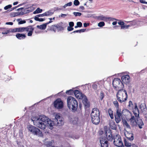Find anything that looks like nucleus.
Here are the masks:
<instances>
[{
	"label": "nucleus",
	"mask_w": 147,
	"mask_h": 147,
	"mask_svg": "<svg viewBox=\"0 0 147 147\" xmlns=\"http://www.w3.org/2000/svg\"><path fill=\"white\" fill-rule=\"evenodd\" d=\"M33 121L34 125L43 129L46 128V126H49V128L52 129L54 125L61 126L64 123L63 118L59 114L55 115V118L53 121L44 115L41 116L36 120Z\"/></svg>",
	"instance_id": "1"
},
{
	"label": "nucleus",
	"mask_w": 147,
	"mask_h": 147,
	"mask_svg": "<svg viewBox=\"0 0 147 147\" xmlns=\"http://www.w3.org/2000/svg\"><path fill=\"white\" fill-rule=\"evenodd\" d=\"M116 97L117 100L120 103L125 102L128 98L126 91L123 89L119 90L116 94Z\"/></svg>",
	"instance_id": "2"
},
{
	"label": "nucleus",
	"mask_w": 147,
	"mask_h": 147,
	"mask_svg": "<svg viewBox=\"0 0 147 147\" xmlns=\"http://www.w3.org/2000/svg\"><path fill=\"white\" fill-rule=\"evenodd\" d=\"M100 113L99 110L97 108L93 109L91 113L92 123L95 125L98 124L100 121Z\"/></svg>",
	"instance_id": "3"
},
{
	"label": "nucleus",
	"mask_w": 147,
	"mask_h": 147,
	"mask_svg": "<svg viewBox=\"0 0 147 147\" xmlns=\"http://www.w3.org/2000/svg\"><path fill=\"white\" fill-rule=\"evenodd\" d=\"M67 23L61 22L56 24L52 25L49 26L48 30L53 31L55 32H56V30L58 32L63 31L67 27Z\"/></svg>",
	"instance_id": "4"
},
{
	"label": "nucleus",
	"mask_w": 147,
	"mask_h": 147,
	"mask_svg": "<svg viewBox=\"0 0 147 147\" xmlns=\"http://www.w3.org/2000/svg\"><path fill=\"white\" fill-rule=\"evenodd\" d=\"M67 106L69 108L71 109L72 111H76L78 107V103L74 98L70 96L67 99Z\"/></svg>",
	"instance_id": "5"
},
{
	"label": "nucleus",
	"mask_w": 147,
	"mask_h": 147,
	"mask_svg": "<svg viewBox=\"0 0 147 147\" xmlns=\"http://www.w3.org/2000/svg\"><path fill=\"white\" fill-rule=\"evenodd\" d=\"M28 129L29 131L33 134L38 135L42 137L43 134L42 132L37 128L32 125H29L28 126Z\"/></svg>",
	"instance_id": "6"
},
{
	"label": "nucleus",
	"mask_w": 147,
	"mask_h": 147,
	"mask_svg": "<svg viewBox=\"0 0 147 147\" xmlns=\"http://www.w3.org/2000/svg\"><path fill=\"white\" fill-rule=\"evenodd\" d=\"M34 30L33 26H29L26 27H20V32H23L24 31L28 32V36H32Z\"/></svg>",
	"instance_id": "7"
},
{
	"label": "nucleus",
	"mask_w": 147,
	"mask_h": 147,
	"mask_svg": "<svg viewBox=\"0 0 147 147\" xmlns=\"http://www.w3.org/2000/svg\"><path fill=\"white\" fill-rule=\"evenodd\" d=\"M112 84L115 89H118L122 88L123 87V86L122 82L120 79L119 78H115L113 80Z\"/></svg>",
	"instance_id": "8"
},
{
	"label": "nucleus",
	"mask_w": 147,
	"mask_h": 147,
	"mask_svg": "<svg viewBox=\"0 0 147 147\" xmlns=\"http://www.w3.org/2000/svg\"><path fill=\"white\" fill-rule=\"evenodd\" d=\"M113 143L114 145L118 147H124L121 140V136L117 135L114 138Z\"/></svg>",
	"instance_id": "9"
},
{
	"label": "nucleus",
	"mask_w": 147,
	"mask_h": 147,
	"mask_svg": "<svg viewBox=\"0 0 147 147\" xmlns=\"http://www.w3.org/2000/svg\"><path fill=\"white\" fill-rule=\"evenodd\" d=\"M115 120L117 123H118L121 121L122 116V111L120 109H116V113L115 114Z\"/></svg>",
	"instance_id": "10"
},
{
	"label": "nucleus",
	"mask_w": 147,
	"mask_h": 147,
	"mask_svg": "<svg viewBox=\"0 0 147 147\" xmlns=\"http://www.w3.org/2000/svg\"><path fill=\"white\" fill-rule=\"evenodd\" d=\"M54 107L58 109H62L63 106V103L61 98L57 99L54 102Z\"/></svg>",
	"instance_id": "11"
},
{
	"label": "nucleus",
	"mask_w": 147,
	"mask_h": 147,
	"mask_svg": "<svg viewBox=\"0 0 147 147\" xmlns=\"http://www.w3.org/2000/svg\"><path fill=\"white\" fill-rule=\"evenodd\" d=\"M2 29L5 30L2 32V34H7L10 32H20V27L13 29H6L5 28H3Z\"/></svg>",
	"instance_id": "12"
},
{
	"label": "nucleus",
	"mask_w": 147,
	"mask_h": 147,
	"mask_svg": "<svg viewBox=\"0 0 147 147\" xmlns=\"http://www.w3.org/2000/svg\"><path fill=\"white\" fill-rule=\"evenodd\" d=\"M133 113L136 119H138L139 117V111L137 105L136 103H135L134 108L133 110Z\"/></svg>",
	"instance_id": "13"
},
{
	"label": "nucleus",
	"mask_w": 147,
	"mask_h": 147,
	"mask_svg": "<svg viewBox=\"0 0 147 147\" xmlns=\"http://www.w3.org/2000/svg\"><path fill=\"white\" fill-rule=\"evenodd\" d=\"M122 82L126 84H128L130 80L129 76L128 75L123 76L121 77Z\"/></svg>",
	"instance_id": "14"
},
{
	"label": "nucleus",
	"mask_w": 147,
	"mask_h": 147,
	"mask_svg": "<svg viewBox=\"0 0 147 147\" xmlns=\"http://www.w3.org/2000/svg\"><path fill=\"white\" fill-rule=\"evenodd\" d=\"M74 94L76 97L78 98L82 99L83 98V95L78 90H75L74 92Z\"/></svg>",
	"instance_id": "15"
},
{
	"label": "nucleus",
	"mask_w": 147,
	"mask_h": 147,
	"mask_svg": "<svg viewBox=\"0 0 147 147\" xmlns=\"http://www.w3.org/2000/svg\"><path fill=\"white\" fill-rule=\"evenodd\" d=\"M129 120L130 121V124L132 127H134L137 126V121H136L135 117L134 116H131Z\"/></svg>",
	"instance_id": "16"
},
{
	"label": "nucleus",
	"mask_w": 147,
	"mask_h": 147,
	"mask_svg": "<svg viewBox=\"0 0 147 147\" xmlns=\"http://www.w3.org/2000/svg\"><path fill=\"white\" fill-rule=\"evenodd\" d=\"M100 143L101 147H108V142L102 138L100 140Z\"/></svg>",
	"instance_id": "17"
},
{
	"label": "nucleus",
	"mask_w": 147,
	"mask_h": 147,
	"mask_svg": "<svg viewBox=\"0 0 147 147\" xmlns=\"http://www.w3.org/2000/svg\"><path fill=\"white\" fill-rule=\"evenodd\" d=\"M52 22V21H50L48 22H47L45 24L41 25H37V27L38 28L40 29L44 30L46 28L47 25L49 24Z\"/></svg>",
	"instance_id": "18"
},
{
	"label": "nucleus",
	"mask_w": 147,
	"mask_h": 147,
	"mask_svg": "<svg viewBox=\"0 0 147 147\" xmlns=\"http://www.w3.org/2000/svg\"><path fill=\"white\" fill-rule=\"evenodd\" d=\"M125 136L127 138L126 140H128L130 141H132L134 139V135L132 133H127L125 134Z\"/></svg>",
	"instance_id": "19"
},
{
	"label": "nucleus",
	"mask_w": 147,
	"mask_h": 147,
	"mask_svg": "<svg viewBox=\"0 0 147 147\" xmlns=\"http://www.w3.org/2000/svg\"><path fill=\"white\" fill-rule=\"evenodd\" d=\"M139 117H139L138 119H136H136L137 120V125H138L139 128L142 129V126L144 125V123L141 119H138Z\"/></svg>",
	"instance_id": "20"
},
{
	"label": "nucleus",
	"mask_w": 147,
	"mask_h": 147,
	"mask_svg": "<svg viewBox=\"0 0 147 147\" xmlns=\"http://www.w3.org/2000/svg\"><path fill=\"white\" fill-rule=\"evenodd\" d=\"M83 102L86 107L88 108L90 107V102H88L87 98L86 96L83 98Z\"/></svg>",
	"instance_id": "21"
},
{
	"label": "nucleus",
	"mask_w": 147,
	"mask_h": 147,
	"mask_svg": "<svg viewBox=\"0 0 147 147\" xmlns=\"http://www.w3.org/2000/svg\"><path fill=\"white\" fill-rule=\"evenodd\" d=\"M16 36L17 38L20 40L24 39L26 37L25 34L20 33H17L16 35Z\"/></svg>",
	"instance_id": "22"
},
{
	"label": "nucleus",
	"mask_w": 147,
	"mask_h": 147,
	"mask_svg": "<svg viewBox=\"0 0 147 147\" xmlns=\"http://www.w3.org/2000/svg\"><path fill=\"white\" fill-rule=\"evenodd\" d=\"M109 125L110 127L113 129L115 130L117 129V126L115 125V122L113 121H110L109 122Z\"/></svg>",
	"instance_id": "23"
},
{
	"label": "nucleus",
	"mask_w": 147,
	"mask_h": 147,
	"mask_svg": "<svg viewBox=\"0 0 147 147\" xmlns=\"http://www.w3.org/2000/svg\"><path fill=\"white\" fill-rule=\"evenodd\" d=\"M129 140L126 139H124V143L125 146L127 147H130L132 146V144Z\"/></svg>",
	"instance_id": "24"
},
{
	"label": "nucleus",
	"mask_w": 147,
	"mask_h": 147,
	"mask_svg": "<svg viewBox=\"0 0 147 147\" xmlns=\"http://www.w3.org/2000/svg\"><path fill=\"white\" fill-rule=\"evenodd\" d=\"M122 116H126L127 115V114L130 113L129 111L127 109H123L122 111Z\"/></svg>",
	"instance_id": "25"
},
{
	"label": "nucleus",
	"mask_w": 147,
	"mask_h": 147,
	"mask_svg": "<svg viewBox=\"0 0 147 147\" xmlns=\"http://www.w3.org/2000/svg\"><path fill=\"white\" fill-rule=\"evenodd\" d=\"M122 122L123 126L124 127H126L128 128H130V126L128 124L125 119H123L122 120Z\"/></svg>",
	"instance_id": "26"
},
{
	"label": "nucleus",
	"mask_w": 147,
	"mask_h": 147,
	"mask_svg": "<svg viewBox=\"0 0 147 147\" xmlns=\"http://www.w3.org/2000/svg\"><path fill=\"white\" fill-rule=\"evenodd\" d=\"M106 134L107 133H106ZM108 134H106V136L107 137V139L110 142H112L113 140H114V138H113L112 135L111 133H109V134L107 136Z\"/></svg>",
	"instance_id": "27"
},
{
	"label": "nucleus",
	"mask_w": 147,
	"mask_h": 147,
	"mask_svg": "<svg viewBox=\"0 0 147 147\" xmlns=\"http://www.w3.org/2000/svg\"><path fill=\"white\" fill-rule=\"evenodd\" d=\"M108 112L111 119H113L114 118L113 112L111 108L108 109Z\"/></svg>",
	"instance_id": "28"
},
{
	"label": "nucleus",
	"mask_w": 147,
	"mask_h": 147,
	"mask_svg": "<svg viewBox=\"0 0 147 147\" xmlns=\"http://www.w3.org/2000/svg\"><path fill=\"white\" fill-rule=\"evenodd\" d=\"M32 8L31 7H28L26 9H25L24 10L25 13H29L30 12H32L33 10L32 9Z\"/></svg>",
	"instance_id": "29"
},
{
	"label": "nucleus",
	"mask_w": 147,
	"mask_h": 147,
	"mask_svg": "<svg viewBox=\"0 0 147 147\" xmlns=\"http://www.w3.org/2000/svg\"><path fill=\"white\" fill-rule=\"evenodd\" d=\"M139 108L140 109H141L142 111L144 110L146 108L145 104L144 103L141 104L139 106Z\"/></svg>",
	"instance_id": "30"
},
{
	"label": "nucleus",
	"mask_w": 147,
	"mask_h": 147,
	"mask_svg": "<svg viewBox=\"0 0 147 147\" xmlns=\"http://www.w3.org/2000/svg\"><path fill=\"white\" fill-rule=\"evenodd\" d=\"M39 17H35L34 19L36 21L39 22H43L45 20V18H39Z\"/></svg>",
	"instance_id": "31"
},
{
	"label": "nucleus",
	"mask_w": 147,
	"mask_h": 147,
	"mask_svg": "<svg viewBox=\"0 0 147 147\" xmlns=\"http://www.w3.org/2000/svg\"><path fill=\"white\" fill-rule=\"evenodd\" d=\"M113 104L115 107H116V109H119V104L117 100H115L113 102Z\"/></svg>",
	"instance_id": "32"
},
{
	"label": "nucleus",
	"mask_w": 147,
	"mask_h": 147,
	"mask_svg": "<svg viewBox=\"0 0 147 147\" xmlns=\"http://www.w3.org/2000/svg\"><path fill=\"white\" fill-rule=\"evenodd\" d=\"M96 18L97 19L100 20H103L105 19V17L102 15L98 16Z\"/></svg>",
	"instance_id": "33"
},
{
	"label": "nucleus",
	"mask_w": 147,
	"mask_h": 147,
	"mask_svg": "<svg viewBox=\"0 0 147 147\" xmlns=\"http://www.w3.org/2000/svg\"><path fill=\"white\" fill-rule=\"evenodd\" d=\"M45 13L46 16H51L52 15L53 13L51 12V11H49Z\"/></svg>",
	"instance_id": "34"
},
{
	"label": "nucleus",
	"mask_w": 147,
	"mask_h": 147,
	"mask_svg": "<svg viewBox=\"0 0 147 147\" xmlns=\"http://www.w3.org/2000/svg\"><path fill=\"white\" fill-rule=\"evenodd\" d=\"M74 91L72 90H67L66 92V93L69 95H71L74 93Z\"/></svg>",
	"instance_id": "35"
},
{
	"label": "nucleus",
	"mask_w": 147,
	"mask_h": 147,
	"mask_svg": "<svg viewBox=\"0 0 147 147\" xmlns=\"http://www.w3.org/2000/svg\"><path fill=\"white\" fill-rule=\"evenodd\" d=\"M105 25V23L103 22H100L98 24V26L100 27L103 26Z\"/></svg>",
	"instance_id": "36"
},
{
	"label": "nucleus",
	"mask_w": 147,
	"mask_h": 147,
	"mask_svg": "<svg viewBox=\"0 0 147 147\" xmlns=\"http://www.w3.org/2000/svg\"><path fill=\"white\" fill-rule=\"evenodd\" d=\"M119 22H118V24L121 26H124L125 23L124 21H121V20H119Z\"/></svg>",
	"instance_id": "37"
},
{
	"label": "nucleus",
	"mask_w": 147,
	"mask_h": 147,
	"mask_svg": "<svg viewBox=\"0 0 147 147\" xmlns=\"http://www.w3.org/2000/svg\"><path fill=\"white\" fill-rule=\"evenodd\" d=\"M72 5V3L71 2H70L68 3L65 4L63 6V7L64 8H65L67 6H71Z\"/></svg>",
	"instance_id": "38"
},
{
	"label": "nucleus",
	"mask_w": 147,
	"mask_h": 147,
	"mask_svg": "<svg viewBox=\"0 0 147 147\" xmlns=\"http://www.w3.org/2000/svg\"><path fill=\"white\" fill-rule=\"evenodd\" d=\"M104 96V94L102 91H101L100 94V98L101 100H102Z\"/></svg>",
	"instance_id": "39"
},
{
	"label": "nucleus",
	"mask_w": 147,
	"mask_h": 147,
	"mask_svg": "<svg viewBox=\"0 0 147 147\" xmlns=\"http://www.w3.org/2000/svg\"><path fill=\"white\" fill-rule=\"evenodd\" d=\"M130 26V25H124V26H121V29H128L129 28Z\"/></svg>",
	"instance_id": "40"
},
{
	"label": "nucleus",
	"mask_w": 147,
	"mask_h": 147,
	"mask_svg": "<svg viewBox=\"0 0 147 147\" xmlns=\"http://www.w3.org/2000/svg\"><path fill=\"white\" fill-rule=\"evenodd\" d=\"M73 13L76 16H80L82 15V13L78 12H74Z\"/></svg>",
	"instance_id": "41"
},
{
	"label": "nucleus",
	"mask_w": 147,
	"mask_h": 147,
	"mask_svg": "<svg viewBox=\"0 0 147 147\" xmlns=\"http://www.w3.org/2000/svg\"><path fill=\"white\" fill-rule=\"evenodd\" d=\"M130 24L131 25L134 26L135 25L137 24L136 21V20H133L131 21Z\"/></svg>",
	"instance_id": "42"
},
{
	"label": "nucleus",
	"mask_w": 147,
	"mask_h": 147,
	"mask_svg": "<svg viewBox=\"0 0 147 147\" xmlns=\"http://www.w3.org/2000/svg\"><path fill=\"white\" fill-rule=\"evenodd\" d=\"M133 104L132 101L131 100H130L129 102V105H128V107L130 108H131L133 107Z\"/></svg>",
	"instance_id": "43"
},
{
	"label": "nucleus",
	"mask_w": 147,
	"mask_h": 147,
	"mask_svg": "<svg viewBox=\"0 0 147 147\" xmlns=\"http://www.w3.org/2000/svg\"><path fill=\"white\" fill-rule=\"evenodd\" d=\"M74 4L76 6H78L80 4V2L78 0H75L74 1Z\"/></svg>",
	"instance_id": "44"
},
{
	"label": "nucleus",
	"mask_w": 147,
	"mask_h": 147,
	"mask_svg": "<svg viewBox=\"0 0 147 147\" xmlns=\"http://www.w3.org/2000/svg\"><path fill=\"white\" fill-rule=\"evenodd\" d=\"M12 7V5H7L5 6L4 7V9L6 10L10 8H11Z\"/></svg>",
	"instance_id": "45"
},
{
	"label": "nucleus",
	"mask_w": 147,
	"mask_h": 147,
	"mask_svg": "<svg viewBox=\"0 0 147 147\" xmlns=\"http://www.w3.org/2000/svg\"><path fill=\"white\" fill-rule=\"evenodd\" d=\"M44 16H46V15L45 13H43L42 14H40L38 15H36L35 17H43Z\"/></svg>",
	"instance_id": "46"
},
{
	"label": "nucleus",
	"mask_w": 147,
	"mask_h": 147,
	"mask_svg": "<svg viewBox=\"0 0 147 147\" xmlns=\"http://www.w3.org/2000/svg\"><path fill=\"white\" fill-rule=\"evenodd\" d=\"M42 9H40L39 8H38L36 10L38 13H40L42 12Z\"/></svg>",
	"instance_id": "47"
},
{
	"label": "nucleus",
	"mask_w": 147,
	"mask_h": 147,
	"mask_svg": "<svg viewBox=\"0 0 147 147\" xmlns=\"http://www.w3.org/2000/svg\"><path fill=\"white\" fill-rule=\"evenodd\" d=\"M77 25L78 27H81L82 26V23L81 22H78L77 23Z\"/></svg>",
	"instance_id": "48"
},
{
	"label": "nucleus",
	"mask_w": 147,
	"mask_h": 147,
	"mask_svg": "<svg viewBox=\"0 0 147 147\" xmlns=\"http://www.w3.org/2000/svg\"><path fill=\"white\" fill-rule=\"evenodd\" d=\"M73 27L71 26H68L67 28V30L69 31H71L73 30L74 28L72 27Z\"/></svg>",
	"instance_id": "49"
},
{
	"label": "nucleus",
	"mask_w": 147,
	"mask_h": 147,
	"mask_svg": "<svg viewBox=\"0 0 147 147\" xmlns=\"http://www.w3.org/2000/svg\"><path fill=\"white\" fill-rule=\"evenodd\" d=\"M69 26L73 27L74 26V23L73 22H71L69 23Z\"/></svg>",
	"instance_id": "50"
},
{
	"label": "nucleus",
	"mask_w": 147,
	"mask_h": 147,
	"mask_svg": "<svg viewBox=\"0 0 147 147\" xmlns=\"http://www.w3.org/2000/svg\"><path fill=\"white\" fill-rule=\"evenodd\" d=\"M26 22L25 20H21L18 22L19 24H24Z\"/></svg>",
	"instance_id": "51"
},
{
	"label": "nucleus",
	"mask_w": 147,
	"mask_h": 147,
	"mask_svg": "<svg viewBox=\"0 0 147 147\" xmlns=\"http://www.w3.org/2000/svg\"><path fill=\"white\" fill-rule=\"evenodd\" d=\"M145 0H140V2L142 3L146 4H147V2L145 1Z\"/></svg>",
	"instance_id": "52"
},
{
	"label": "nucleus",
	"mask_w": 147,
	"mask_h": 147,
	"mask_svg": "<svg viewBox=\"0 0 147 147\" xmlns=\"http://www.w3.org/2000/svg\"><path fill=\"white\" fill-rule=\"evenodd\" d=\"M86 30V29H82L79 30L80 33L82 32H84Z\"/></svg>",
	"instance_id": "53"
},
{
	"label": "nucleus",
	"mask_w": 147,
	"mask_h": 147,
	"mask_svg": "<svg viewBox=\"0 0 147 147\" xmlns=\"http://www.w3.org/2000/svg\"><path fill=\"white\" fill-rule=\"evenodd\" d=\"M97 85L96 84H94L92 86V88L94 89H96L97 88Z\"/></svg>",
	"instance_id": "54"
},
{
	"label": "nucleus",
	"mask_w": 147,
	"mask_h": 147,
	"mask_svg": "<svg viewBox=\"0 0 147 147\" xmlns=\"http://www.w3.org/2000/svg\"><path fill=\"white\" fill-rule=\"evenodd\" d=\"M13 23L12 22H7L6 23V24L7 25H13Z\"/></svg>",
	"instance_id": "55"
},
{
	"label": "nucleus",
	"mask_w": 147,
	"mask_h": 147,
	"mask_svg": "<svg viewBox=\"0 0 147 147\" xmlns=\"http://www.w3.org/2000/svg\"><path fill=\"white\" fill-rule=\"evenodd\" d=\"M89 24H88V23H84V27H87V26H89Z\"/></svg>",
	"instance_id": "56"
},
{
	"label": "nucleus",
	"mask_w": 147,
	"mask_h": 147,
	"mask_svg": "<svg viewBox=\"0 0 147 147\" xmlns=\"http://www.w3.org/2000/svg\"><path fill=\"white\" fill-rule=\"evenodd\" d=\"M79 8L80 9H81L82 10H83L84 9H85L84 7L83 6H80V7Z\"/></svg>",
	"instance_id": "57"
},
{
	"label": "nucleus",
	"mask_w": 147,
	"mask_h": 147,
	"mask_svg": "<svg viewBox=\"0 0 147 147\" xmlns=\"http://www.w3.org/2000/svg\"><path fill=\"white\" fill-rule=\"evenodd\" d=\"M77 32H79V33H80L79 30H75V31H73L72 32V33H77Z\"/></svg>",
	"instance_id": "58"
},
{
	"label": "nucleus",
	"mask_w": 147,
	"mask_h": 147,
	"mask_svg": "<svg viewBox=\"0 0 147 147\" xmlns=\"http://www.w3.org/2000/svg\"><path fill=\"white\" fill-rule=\"evenodd\" d=\"M131 147H138L136 145L134 144H132Z\"/></svg>",
	"instance_id": "59"
},
{
	"label": "nucleus",
	"mask_w": 147,
	"mask_h": 147,
	"mask_svg": "<svg viewBox=\"0 0 147 147\" xmlns=\"http://www.w3.org/2000/svg\"><path fill=\"white\" fill-rule=\"evenodd\" d=\"M117 24V22L116 21L112 23V24L113 25H115Z\"/></svg>",
	"instance_id": "60"
},
{
	"label": "nucleus",
	"mask_w": 147,
	"mask_h": 147,
	"mask_svg": "<svg viewBox=\"0 0 147 147\" xmlns=\"http://www.w3.org/2000/svg\"><path fill=\"white\" fill-rule=\"evenodd\" d=\"M18 3V2L17 1L14 2L13 3V5H16Z\"/></svg>",
	"instance_id": "61"
},
{
	"label": "nucleus",
	"mask_w": 147,
	"mask_h": 147,
	"mask_svg": "<svg viewBox=\"0 0 147 147\" xmlns=\"http://www.w3.org/2000/svg\"><path fill=\"white\" fill-rule=\"evenodd\" d=\"M82 106V104H79V107L80 108V109H81Z\"/></svg>",
	"instance_id": "62"
},
{
	"label": "nucleus",
	"mask_w": 147,
	"mask_h": 147,
	"mask_svg": "<svg viewBox=\"0 0 147 147\" xmlns=\"http://www.w3.org/2000/svg\"><path fill=\"white\" fill-rule=\"evenodd\" d=\"M66 14H61V17H63V16H66Z\"/></svg>",
	"instance_id": "63"
},
{
	"label": "nucleus",
	"mask_w": 147,
	"mask_h": 147,
	"mask_svg": "<svg viewBox=\"0 0 147 147\" xmlns=\"http://www.w3.org/2000/svg\"><path fill=\"white\" fill-rule=\"evenodd\" d=\"M33 13L34 14H36V13H37V11H36V10L35 11H34L33 12Z\"/></svg>",
	"instance_id": "64"
}]
</instances>
